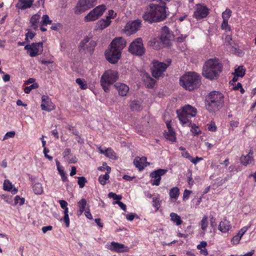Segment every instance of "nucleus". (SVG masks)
Segmentation results:
<instances>
[{
  "label": "nucleus",
  "mask_w": 256,
  "mask_h": 256,
  "mask_svg": "<svg viewBox=\"0 0 256 256\" xmlns=\"http://www.w3.org/2000/svg\"><path fill=\"white\" fill-rule=\"evenodd\" d=\"M76 81L81 89L86 90L88 88V84L84 79L77 78Z\"/></svg>",
  "instance_id": "nucleus-42"
},
{
  "label": "nucleus",
  "mask_w": 256,
  "mask_h": 256,
  "mask_svg": "<svg viewBox=\"0 0 256 256\" xmlns=\"http://www.w3.org/2000/svg\"><path fill=\"white\" fill-rule=\"evenodd\" d=\"M161 204V201L160 198H152V206L155 208L156 210H158Z\"/></svg>",
  "instance_id": "nucleus-44"
},
{
  "label": "nucleus",
  "mask_w": 256,
  "mask_h": 256,
  "mask_svg": "<svg viewBox=\"0 0 256 256\" xmlns=\"http://www.w3.org/2000/svg\"><path fill=\"white\" fill-rule=\"evenodd\" d=\"M206 108L210 112H214L222 106L224 103L223 94L218 92H211L208 98Z\"/></svg>",
  "instance_id": "nucleus-5"
},
{
  "label": "nucleus",
  "mask_w": 256,
  "mask_h": 256,
  "mask_svg": "<svg viewBox=\"0 0 256 256\" xmlns=\"http://www.w3.org/2000/svg\"><path fill=\"white\" fill-rule=\"evenodd\" d=\"M207 246V242L205 241H202L197 246V248L200 250V254L204 256H207L208 252L206 247Z\"/></svg>",
  "instance_id": "nucleus-33"
},
{
  "label": "nucleus",
  "mask_w": 256,
  "mask_h": 256,
  "mask_svg": "<svg viewBox=\"0 0 256 256\" xmlns=\"http://www.w3.org/2000/svg\"><path fill=\"white\" fill-rule=\"evenodd\" d=\"M98 0H78L75 8V12L82 13L97 4Z\"/></svg>",
  "instance_id": "nucleus-10"
},
{
  "label": "nucleus",
  "mask_w": 256,
  "mask_h": 256,
  "mask_svg": "<svg viewBox=\"0 0 256 256\" xmlns=\"http://www.w3.org/2000/svg\"><path fill=\"white\" fill-rule=\"evenodd\" d=\"M118 78V72L108 70L102 75L100 78V84L105 92L110 90V86L116 82Z\"/></svg>",
  "instance_id": "nucleus-6"
},
{
  "label": "nucleus",
  "mask_w": 256,
  "mask_h": 256,
  "mask_svg": "<svg viewBox=\"0 0 256 256\" xmlns=\"http://www.w3.org/2000/svg\"><path fill=\"white\" fill-rule=\"evenodd\" d=\"M24 49L31 57L40 55L43 52V43L42 42L32 43L31 44L25 46Z\"/></svg>",
  "instance_id": "nucleus-11"
},
{
  "label": "nucleus",
  "mask_w": 256,
  "mask_h": 256,
  "mask_svg": "<svg viewBox=\"0 0 256 256\" xmlns=\"http://www.w3.org/2000/svg\"><path fill=\"white\" fill-rule=\"evenodd\" d=\"M134 164L139 170H142L148 165L146 158L144 156H136L134 159Z\"/></svg>",
  "instance_id": "nucleus-21"
},
{
  "label": "nucleus",
  "mask_w": 256,
  "mask_h": 256,
  "mask_svg": "<svg viewBox=\"0 0 256 256\" xmlns=\"http://www.w3.org/2000/svg\"><path fill=\"white\" fill-rule=\"evenodd\" d=\"M191 132L194 135H198L201 132L200 128L194 124L192 125Z\"/></svg>",
  "instance_id": "nucleus-51"
},
{
  "label": "nucleus",
  "mask_w": 256,
  "mask_h": 256,
  "mask_svg": "<svg viewBox=\"0 0 256 256\" xmlns=\"http://www.w3.org/2000/svg\"><path fill=\"white\" fill-rule=\"evenodd\" d=\"M96 44L95 41L90 40V38L88 36L85 37L80 42L79 46V48L80 51H84V52L91 54Z\"/></svg>",
  "instance_id": "nucleus-12"
},
{
  "label": "nucleus",
  "mask_w": 256,
  "mask_h": 256,
  "mask_svg": "<svg viewBox=\"0 0 256 256\" xmlns=\"http://www.w3.org/2000/svg\"><path fill=\"white\" fill-rule=\"evenodd\" d=\"M225 44L226 46H232V40L231 36L227 35L225 38Z\"/></svg>",
  "instance_id": "nucleus-53"
},
{
  "label": "nucleus",
  "mask_w": 256,
  "mask_h": 256,
  "mask_svg": "<svg viewBox=\"0 0 256 256\" xmlns=\"http://www.w3.org/2000/svg\"><path fill=\"white\" fill-rule=\"evenodd\" d=\"M166 16L165 6L154 4H150L149 8L143 15L144 19L150 23L162 21Z\"/></svg>",
  "instance_id": "nucleus-2"
},
{
  "label": "nucleus",
  "mask_w": 256,
  "mask_h": 256,
  "mask_svg": "<svg viewBox=\"0 0 256 256\" xmlns=\"http://www.w3.org/2000/svg\"><path fill=\"white\" fill-rule=\"evenodd\" d=\"M24 202V198H20L18 196H16L14 198V204H19L20 206L22 205Z\"/></svg>",
  "instance_id": "nucleus-50"
},
{
  "label": "nucleus",
  "mask_w": 256,
  "mask_h": 256,
  "mask_svg": "<svg viewBox=\"0 0 256 256\" xmlns=\"http://www.w3.org/2000/svg\"><path fill=\"white\" fill-rule=\"evenodd\" d=\"M181 154L183 158H188L190 160L191 158H192V156H190V155L188 154V152L186 150L184 152H181Z\"/></svg>",
  "instance_id": "nucleus-62"
},
{
  "label": "nucleus",
  "mask_w": 256,
  "mask_h": 256,
  "mask_svg": "<svg viewBox=\"0 0 256 256\" xmlns=\"http://www.w3.org/2000/svg\"><path fill=\"white\" fill-rule=\"evenodd\" d=\"M228 20H222V23L221 28L226 32H230L231 30L230 27L228 24Z\"/></svg>",
  "instance_id": "nucleus-46"
},
{
  "label": "nucleus",
  "mask_w": 256,
  "mask_h": 256,
  "mask_svg": "<svg viewBox=\"0 0 256 256\" xmlns=\"http://www.w3.org/2000/svg\"><path fill=\"white\" fill-rule=\"evenodd\" d=\"M203 158H199L196 156L195 158H193L192 157L191 158L190 161L194 164H196L198 162L202 160Z\"/></svg>",
  "instance_id": "nucleus-63"
},
{
  "label": "nucleus",
  "mask_w": 256,
  "mask_h": 256,
  "mask_svg": "<svg viewBox=\"0 0 256 256\" xmlns=\"http://www.w3.org/2000/svg\"><path fill=\"white\" fill-rule=\"evenodd\" d=\"M15 132L14 131L6 132L2 140H5L10 138H14L15 136Z\"/></svg>",
  "instance_id": "nucleus-52"
},
{
  "label": "nucleus",
  "mask_w": 256,
  "mask_h": 256,
  "mask_svg": "<svg viewBox=\"0 0 256 256\" xmlns=\"http://www.w3.org/2000/svg\"><path fill=\"white\" fill-rule=\"evenodd\" d=\"M196 113V109L188 104L184 106L181 110H177L178 116L183 126H190L191 118L195 116Z\"/></svg>",
  "instance_id": "nucleus-4"
},
{
  "label": "nucleus",
  "mask_w": 256,
  "mask_h": 256,
  "mask_svg": "<svg viewBox=\"0 0 256 256\" xmlns=\"http://www.w3.org/2000/svg\"><path fill=\"white\" fill-rule=\"evenodd\" d=\"M40 17H41V16H40V14H36L33 15L32 16V18H30V22L31 24V26L34 30H36L38 29V24L39 23L40 24Z\"/></svg>",
  "instance_id": "nucleus-29"
},
{
  "label": "nucleus",
  "mask_w": 256,
  "mask_h": 256,
  "mask_svg": "<svg viewBox=\"0 0 256 256\" xmlns=\"http://www.w3.org/2000/svg\"><path fill=\"white\" fill-rule=\"evenodd\" d=\"M106 10V6L104 4L97 6L85 16L84 20L91 22L98 19L103 14Z\"/></svg>",
  "instance_id": "nucleus-9"
},
{
  "label": "nucleus",
  "mask_w": 256,
  "mask_h": 256,
  "mask_svg": "<svg viewBox=\"0 0 256 256\" xmlns=\"http://www.w3.org/2000/svg\"><path fill=\"white\" fill-rule=\"evenodd\" d=\"M170 217L171 221L174 223L176 226H180L182 222L180 216L176 213L171 212L170 214Z\"/></svg>",
  "instance_id": "nucleus-32"
},
{
  "label": "nucleus",
  "mask_w": 256,
  "mask_h": 256,
  "mask_svg": "<svg viewBox=\"0 0 256 256\" xmlns=\"http://www.w3.org/2000/svg\"><path fill=\"white\" fill-rule=\"evenodd\" d=\"M78 183L80 186V188H83L86 182V178L84 176L78 177Z\"/></svg>",
  "instance_id": "nucleus-48"
},
{
  "label": "nucleus",
  "mask_w": 256,
  "mask_h": 256,
  "mask_svg": "<svg viewBox=\"0 0 256 256\" xmlns=\"http://www.w3.org/2000/svg\"><path fill=\"white\" fill-rule=\"evenodd\" d=\"M165 137L167 140L171 142H174L176 140L175 133L172 129L168 130V132L165 134Z\"/></svg>",
  "instance_id": "nucleus-37"
},
{
  "label": "nucleus",
  "mask_w": 256,
  "mask_h": 256,
  "mask_svg": "<svg viewBox=\"0 0 256 256\" xmlns=\"http://www.w3.org/2000/svg\"><path fill=\"white\" fill-rule=\"evenodd\" d=\"M209 13V10L204 5L197 4L195 6L194 17L197 20L206 18Z\"/></svg>",
  "instance_id": "nucleus-13"
},
{
  "label": "nucleus",
  "mask_w": 256,
  "mask_h": 256,
  "mask_svg": "<svg viewBox=\"0 0 256 256\" xmlns=\"http://www.w3.org/2000/svg\"><path fill=\"white\" fill-rule=\"evenodd\" d=\"M116 14L114 12L113 10H110L108 11V15L107 16L106 18L110 20L112 18H114L116 16Z\"/></svg>",
  "instance_id": "nucleus-59"
},
{
  "label": "nucleus",
  "mask_w": 256,
  "mask_h": 256,
  "mask_svg": "<svg viewBox=\"0 0 256 256\" xmlns=\"http://www.w3.org/2000/svg\"><path fill=\"white\" fill-rule=\"evenodd\" d=\"M126 46V40L122 38L119 37L114 38L110 44V48L112 50H118V51L121 52Z\"/></svg>",
  "instance_id": "nucleus-18"
},
{
  "label": "nucleus",
  "mask_w": 256,
  "mask_h": 256,
  "mask_svg": "<svg viewBox=\"0 0 256 256\" xmlns=\"http://www.w3.org/2000/svg\"><path fill=\"white\" fill-rule=\"evenodd\" d=\"M35 32H28L26 34V40L28 41V39L30 38L32 40L34 36Z\"/></svg>",
  "instance_id": "nucleus-58"
},
{
  "label": "nucleus",
  "mask_w": 256,
  "mask_h": 256,
  "mask_svg": "<svg viewBox=\"0 0 256 256\" xmlns=\"http://www.w3.org/2000/svg\"><path fill=\"white\" fill-rule=\"evenodd\" d=\"M59 203L60 206V207L64 209L68 207V202L64 200H60Z\"/></svg>",
  "instance_id": "nucleus-64"
},
{
  "label": "nucleus",
  "mask_w": 256,
  "mask_h": 256,
  "mask_svg": "<svg viewBox=\"0 0 256 256\" xmlns=\"http://www.w3.org/2000/svg\"><path fill=\"white\" fill-rule=\"evenodd\" d=\"M109 178L110 176L108 174H106L104 175H101L99 176L98 181L101 184L105 185Z\"/></svg>",
  "instance_id": "nucleus-43"
},
{
  "label": "nucleus",
  "mask_w": 256,
  "mask_h": 256,
  "mask_svg": "<svg viewBox=\"0 0 256 256\" xmlns=\"http://www.w3.org/2000/svg\"><path fill=\"white\" fill-rule=\"evenodd\" d=\"M192 192L188 190H185L183 194V200H188Z\"/></svg>",
  "instance_id": "nucleus-56"
},
{
  "label": "nucleus",
  "mask_w": 256,
  "mask_h": 256,
  "mask_svg": "<svg viewBox=\"0 0 256 256\" xmlns=\"http://www.w3.org/2000/svg\"><path fill=\"white\" fill-rule=\"evenodd\" d=\"M87 206V202L86 200L84 198H82L78 202V210L77 212L78 216H80L84 211L86 210Z\"/></svg>",
  "instance_id": "nucleus-28"
},
{
  "label": "nucleus",
  "mask_w": 256,
  "mask_h": 256,
  "mask_svg": "<svg viewBox=\"0 0 256 256\" xmlns=\"http://www.w3.org/2000/svg\"><path fill=\"white\" fill-rule=\"evenodd\" d=\"M106 248L111 251L119 253L127 252L128 251V248L127 246H126L124 244L115 242L108 243L106 244Z\"/></svg>",
  "instance_id": "nucleus-14"
},
{
  "label": "nucleus",
  "mask_w": 256,
  "mask_h": 256,
  "mask_svg": "<svg viewBox=\"0 0 256 256\" xmlns=\"http://www.w3.org/2000/svg\"><path fill=\"white\" fill-rule=\"evenodd\" d=\"M52 22V21L50 19L49 16L47 14H45L42 16V20L40 22V26H46L51 24Z\"/></svg>",
  "instance_id": "nucleus-38"
},
{
  "label": "nucleus",
  "mask_w": 256,
  "mask_h": 256,
  "mask_svg": "<svg viewBox=\"0 0 256 256\" xmlns=\"http://www.w3.org/2000/svg\"><path fill=\"white\" fill-rule=\"evenodd\" d=\"M200 226L203 231H206L208 226V218L207 216H204L200 222Z\"/></svg>",
  "instance_id": "nucleus-39"
},
{
  "label": "nucleus",
  "mask_w": 256,
  "mask_h": 256,
  "mask_svg": "<svg viewBox=\"0 0 256 256\" xmlns=\"http://www.w3.org/2000/svg\"><path fill=\"white\" fill-rule=\"evenodd\" d=\"M34 192L36 194H40L43 192V188L42 184L36 182L32 186Z\"/></svg>",
  "instance_id": "nucleus-36"
},
{
  "label": "nucleus",
  "mask_w": 256,
  "mask_h": 256,
  "mask_svg": "<svg viewBox=\"0 0 256 256\" xmlns=\"http://www.w3.org/2000/svg\"><path fill=\"white\" fill-rule=\"evenodd\" d=\"M114 86L119 94L122 96H126L129 90V87L124 84L117 83Z\"/></svg>",
  "instance_id": "nucleus-23"
},
{
  "label": "nucleus",
  "mask_w": 256,
  "mask_h": 256,
  "mask_svg": "<svg viewBox=\"0 0 256 256\" xmlns=\"http://www.w3.org/2000/svg\"><path fill=\"white\" fill-rule=\"evenodd\" d=\"M172 38V34L170 32L168 28L166 26L162 27L160 36L161 41L165 44H168L169 41Z\"/></svg>",
  "instance_id": "nucleus-19"
},
{
  "label": "nucleus",
  "mask_w": 256,
  "mask_h": 256,
  "mask_svg": "<svg viewBox=\"0 0 256 256\" xmlns=\"http://www.w3.org/2000/svg\"><path fill=\"white\" fill-rule=\"evenodd\" d=\"M41 109L42 110L50 112L54 109V105L52 102L51 98L46 95L42 96Z\"/></svg>",
  "instance_id": "nucleus-17"
},
{
  "label": "nucleus",
  "mask_w": 256,
  "mask_h": 256,
  "mask_svg": "<svg viewBox=\"0 0 256 256\" xmlns=\"http://www.w3.org/2000/svg\"><path fill=\"white\" fill-rule=\"evenodd\" d=\"M245 74V70L242 66H240L235 70L234 74L239 77H242Z\"/></svg>",
  "instance_id": "nucleus-40"
},
{
  "label": "nucleus",
  "mask_w": 256,
  "mask_h": 256,
  "mask_svg": "<svg viewBox=\"0 0 256 256\" xmlns=\"http://www.w3.org/2000/svg\"><path fill=\"white\" fill-rule=\"evenodd\" d=\"M66 159L68 162L70 164L76 163L77 161L76 157L72 155H70V156H68Z\"/></svg>",
  "instance_id": "nucleus-54"
},
{
  "label": "nucleus",
  "mask_w": 256,
  "mask_h": 256,
  "mask_svg": "<svg viewBox=\"0 0 256 256\" xmlns=\"http://www.w3.org/2000/svg\"><path fill=\"white\" fill-rule=\"evenodd\" d=\"M200 82V76L195 72H188L182 76L180 80V86L189 90L197 88Z\"/></svg>",
  "instance_id": "nucleus-3"
},
{
  "label": "nucleus",
  "mask_w": 256,
  "mask_h": 256,
  "mask_svg": "<svg viewBox=\"0 0 256 256\" xmlns=\"http://www.w3.org/2000/svg\"><path fill=\"white\" fill-rule=\"evenodd\" d=\"M114 204H118L120 208L121 209H122L123 210L126 211V205L124 204V203H122V202L120 201H116L113 202Z\"/></svg>",
  "instance_id": "nucleus-57"
},
{
  "label": "nucleus",
  "mask_w": 256,
  "mask_h": 256,
  "mask_svg": "<svg viewBox=\"0 0 256 256\" xmlns=\"http://www.w3.org/2000/svg\"><path fill=\"white\" fill-rule=\"evenodd\" d=\"M49 152V150L46 148H44V156L48 159L50 160H52V157L48 154V153Z\"/></svg>",
  "instance_id": "nucleus-61"
},
{
  "label": "nucleus",
  "mask_w": 256,
  "mask_h": 256,
  "mask_svg": "<svg viewBox=\"0 0 256 256\" xmlns=\"http://www.w3.org/2000/svg\"><path fill=\"white\" fill-rule=\"evenodd\" d=\"M232 10L229 8H226L225 11H224L222 13V20H228L232 16Z\"/></svg>",
  "instance_id": "nucleus-41"
},
{
  "label": "nucleus",
  "mask_w": 256,
  "mask_h": 256,
  "mask_svg": "<svg viewBox=\"0 0 256 256\" xmlns=\"http://www.w3.org/2000/svg\"><path fill=\"white\" fill-rule=\"evenodd\" d=\"M180 190L176 186L172 188L170 190L169 195L172 202H174L180 196Z\"/></svg>",
  "instance_id": "nucleus-30"
},
{
  "label": "nucleus",
  "mask_w": 256,
  "mask_h": 256,
  "mask_svg": "<svg viewBox=\"0 0 256 256\" xmlns=\"http://www.w3.org/2000/svg\"><path fill=\"white\" fill-rule=\"evenodd\" d=\"M108 197L109 198H112L114 200H117V201H120V200L122 198V196L121 195H117L116 194L112 192L108 193Z\"/></svg>",
  "instance_id": "nucleus-47"
},
{
  "label": "nucleus",
  "mask_w": 256,
  "mask_h": 256,
  "mask_svg": "<svg viewBox=\"0 0 256 256\" xmlns=\"http://www.w3.org/2000/svg\"><path fill=\"white\" fill-rule=\"evenodd\" d=\"M142 79L144 83L148 88H152L155 84V80L152 78L147 73L143 74Z\"/></svg>",
  "instance_id": "nucleus-26"
},
{
  "label": "nucleus",
  "mask_w": 256,
  "mask_h": 256,
  "mask_svg": "<svg viewBox=\"0 0 256 256\" xmlns=\"http://www.w3.org/2000/svg\"><path fill=\"white\" fill-rule=\"evenodd\" d=\"M208 129L211 132H215L216 130V126L213 122L207 124Z\"/></svg>",
  "instance_id": "nucleus-55"
},
{
  "label": "nucleus",
  "mask_w": 256,
  "mask_h": 256,
  "mask_svg": "<svg viewBox=\"0 0 256 256\" xmlns=\"http://www.w3.org/2000/svg\"><path fill=\"white\" fill-rule=\"evenodd\" d=\"M4 190L11 192L13 194H16L18 191V189L14 187L13 184L8 180H4Z\"/></svg>",
  "instance_id": "nucleus-27"
},
{
  "label": "nucleus",
  "mask_w": 256,
  "mask_h": 256,
  "mask_svg": "<svg viewBox=\"0 0 256 256\" xmlns=\"http://www.w3.org/2000/svg\"><path fill=\"white\" fill-rule=\"evenodd\" d=\"M38 87V84L34 83L29 86L26 87L24 89V92L26 94H29L32 90L37 88Z\"/></svg>",
  "instance_id": "nucleus-45"
},
{
  "label": "nucleus",
  "mask_w": 256,
  "mask_h": 256,
  "mask_svg": "<svg viewBox=\"0 0 256 256\" xmlns=\"http://www.w3.org/2000/svg\"><path fill=\"white\" fill-rule=\"evenodd\" d=\"M130 108L132 110H140L141 108V102L139 100H134L130 104Z\"/></svg>",
  "instance_id": "nucleus-35"
},
{
  "label": "nucleus",
  "mask_w": 256,
  "mask_h": 256,
  "mask_svg": "<svg viewBox=\"0 0 256 256\" xmlns=\"http://www.w3.org/2000/svg\"><path fill=\"white\" fill-rule=\"evenodd\" d=\"M105 156L111 159L116 160L117 158L116 154L115 152L110 148H108L104 149Z\"/></svg>",
  "instance_id": "nucleus-34"
},
{
  "label": "nucleus",
  "mask_w": 256,
  "mask_h": 256,
  "mask_svg": "<svg viewBox=\"0 0 256 256\" xmlns=\"http://www.w3.org/2000/svg\"><path fill=\"white\" fill-rule=\"evenodd\" d=\"M248 226H244L238 232V234L240 236L242 237L243 236V235L248 230Z\"/></svg>",
  "instance_id": "nucleus-60"
},
{
  "label": "nucleus",
  "mask_w": 256,
  "mask_h": 256,
  "mask_svg": "<svg viewBox=\"0 0 256 256\" xmlns=\"http://www.w3.org/2000/svg\"><path fill=\"white\" fill-rule=\"evenodd\" d=\"M120 56L121 52L118 51V50H112L111 48L110 50L106 52V58L112 64L117 62Z\"/></svg>",
  "instance_id": "nucleus-16"
},
{
  "label": "nucleus",
  "mask_w": 256,
  "mask_h": 256,
  "mask_svg": "<svg viewBox=\"0 0 256 256\" xmlns=\"http://www.w3.org/2000/svg\"><path fill=\"white\" fill-rule=\"evenodd\" d=\"M171 62L170 60L167 62V64L154 60L153 62V66L152 70V76L156 78L160 77Z\"/></svg>",
  "instance_id": "nucleus-7"
},
{
  "label": "nucleus",
  "mask_w": 256,
  "mask_h": 256,
  "mask_svg": "<svg viewBox=\"0 0 256 256\" xmlns=\"http://www.w3.org/2000/svg\"><path fill=\"white\" fill-rule=\"evenodd\" d=\"M252 151L250 150L246 156H242L240 158L241 163L244 166H246L251 164L254 161V159L252 156Z\"/></svg>",
  "instance_id": "nucleus-25"
},
{
  "label": "nucleus",
  "mask_w": 256,
  "mask_h": 256,
  "mask_svg": "<svg viewBox=\"0 0 256 256\" xmlns=\"http://www.w3.org/2000/svg\"><path fill=\"white\" fill-rule=\"evenodd\" d=\"M130 52L137 56H142L144 53V48L141 38H137L133 41L128 48Z\"/></svg>",
  "instance_id": "nucleus-8"
},
{
  "label": "nucleus",
  "mask_w": 256,
  "mask_h": 256,
  "mask_svg": "<svg viewBox=\"0 0 256 256\" xmlns=\"http://www.w3.org/2000/svg\"><path fill=\"white\" fill-rule=\"evenodd\" d=\"M111 23V20L108 18L101 19L98 20L96 24L98 29L103 30L108 27Z\"/></svg>",
  "instance_id": "nucleus-31"
},
{
  "label": "nucleus",
  "mask_w": 256,
  "mask_h": 256,
  "mask_svg": "<svg viewBox=\"0 0 256 256\" xmlns=\"http://www.w3.org/2000/svg\"><path fill=\"white\" fill-rule=\"evenodd\" d=\"M33 2V0H18L16 7L18 9L25 10L30 8Z\"/></svg>",
  "instance_id": "nucleus-24"
},
{
  "label": "nucleus",
  "mask_w": 256,
  "mask_h": 256,
  "mask_svg": "<svg viewBox=\"0 0 256 256\" xmlns=\"http://www.w3.org/2000/svg\"><path fill=\"white\" fill-rule=\"evenodd\" d=\"M141 24V22L139 20L128 22L125 27L126 31L128 32V34H132L137 31Z\"/></svg>",
  "instance_id": "nucleus-20"
},
{
  "label": "nucleus",
  "mask_w": 256,
  "mask_h": 256,
  "mask_svg": "<svg viewBox=\"0 0 256 256\" xmlns=\"http://www.w3.org/2000/svg\"><path fill=\"white\" fill-rule=\"evenodd\" d=\"M232 228L230 222L226 218L220 221L218 226V230L222 233L228 232Z\"/></svg>",
  "instance_id": "nucleus-22"
},
{
  "label": "nucleus",
  "mask_w": 256,
  "mask_h": 256,
  "mask_svg": "<svg viewBox=\"0 0 256 256\" xmlns=\"http://www.w3.org/2000/svg\"><path fill=\"white\" fill-rule=\"evenodd\" d=\"M223 68V65L217 58H211L206 62L202 68V76L207 79H217Z\"/></svg>",
  "instance_id": "nucleus-1"
},
{
  "label": "nucleus",
  "mask_w": 256,
  "mask_h": 256,
  "mask_svg": "<svg viewBox=\"0 0 256 256\" xmlns=\"http://www.w3.org/2000/svg\"><path fill=\"white\" fill-rule=\"evenodd\" d=\"M242 236L237 234L231 240V242L233 244H237L239 243L242 238Z\"/></svg>",
  "instance_id": "nucleus-49"
},
{
  "label": "nucleus",
  "mask_w": 256,
  "mask_h": 256,
  "mask_svg": "<svg viewBox=\"0 0 256 256\" xmlns=\"http://www.w3.org/2000/svg\"><path fill=\"white\" fill-rule=\"evenodd\" d=\"M167 172L166 170L158 169L154 171L150 174L152 178L151 184L152 186H158L160 184L161 176L164 175Z\"/></svg>",
  "instance_id": "nucleus-15"
}]
</instances>
